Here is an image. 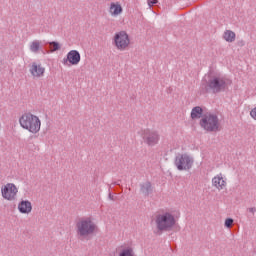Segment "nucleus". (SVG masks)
<instances>
[{"label":"nucleus","mask_w":256,"mask_h":256,"mask_svg":"<svg viewBox=\"0 0 256 256\" xmlns=\"http://www.w3.org/2000/svg\"><path fill=\"white\" fill-rule=\"evenodd\" d=\"M118 256H137L135 248L131 245L124 244L118 248Z\"/></svg>","instance_id":"obj_14"},{"label":"nucleus","mask_w":256,"mask_h":256,"mask_svg":"<svg viewBox=\"0 0 256 256\" xmlns=\"http://www.w3.org/2000/svg\"><path fill=\"white\" fill-rule=\"evenodd\" d=\"M203 117V108L196 106L191 111V119H201Z\"/></svg>","instance_id":"obj_19"},{"label":"nucleus","mask_w":256,"mask_h":256,"mask_svg":"<svg viewBox=\"0 0 256 256\" xmlns=\"http://www.w3.org/2000/svg\"><path fill=\"white\" fill-rule=\"evenodd\" d=\"M29 73L34 79H41L45 77V67L41 63L33 62L29 66Z\"/></svg>","instance_id":"obj_11"},{"label":"nucleus","mask_w":256,"mask_h":256,"mask_svg":"<svg viewBox=\"0 0 256 256\" xmlns=\"http://www.w3.org/2000/svg\"><path fill=\"white\" fill-rule=\"evenodd\" d=\"M62 63L64 65H77L78 63H81V54L77 50H70L66 58H63Z\"/></svg>","instance_id":"obj_10"},{"label":"nucleus","mask_w":256,"mask_h":256,"mask_svg":"<svg viewBox=\"0 0 256 256\" xmlns=\"http://www.w3.org/2000/svg\"><path fill=\"white\" fill-rule=\"evenodd\" d=\"M212 187L218 191H223L227 188V177L223 173H219L212 178Z\"/></svg>","instance_id":"obj_12"},{"label":"nucleus","mask_w":256,"mask_h":256,"mask_svg":"<svg viewBox=\"0 0 256 256\" xmlns=\"http://www.w3.org/2000/svg\"><path fill=\"white\" fill-rule=\"evenodd\" d=\"M99 227L93 217H82L76 223V232L79 239H87L95 235Z\"/></svg>","instance_id":"obj_2"},{"label":"nucleus","mask_w":256,"mask_h":256,"mask_svg":"<svg viewBox=\"0 0 256 256\" xmlns=\"http://www.w3.org/2000/svg\"><path fill=\"white\" fill-rule=\"evenodd\" d=\"M199 124L200 127L208 133H217V131H221L219 116L210 112L202 115Z\"/></svg>","instance_id":"obj_4"},{"label":"nucleus","mask_w":256,"mask_h":256,"mask_svg":"<svg viewBox=\"0 0 256 256\" xmlns=\"http://www.w3.org/2000/svg\"><path fill=\"white\" fill-rule=\"evenodd\" d=\"M237 38V35L235 34V32H233L232 30H226L223 33V39L224 41H226L227 43H233L235 42V39Z\"/></svg>","instance_id":"obj_18"},{"label":"nucleus","mask_w":256,"mask_h":256,"mask_svg":"<svg viewBox=\"0 0 256 256\" xmlns=\"http://www.w3.org/2000/svg\"><path fill=\"white\" fill-rule=\"evenodd\" d=\"M18 211L22 213V215H29L33 211V204L29 200H21L18 203Z\"/></svg>","instance_id":"obj_13"},{"label":"nucleus","mask_w":256,"mask_h":256,"mask_svg":"<svg viewBox=\"0 0 256 256\" xmlns=\"http://www.w3.org/2000/svg\"><path fill=\"white\" fill-rule=\"evenodd\" d=\"M234 220L232 218H227L224 222V227L231 229L233 227Z\"/></svg>","instance_id":"obj_21"},{"label":"nucleus","mask_w":256,"mask_h":256,"mask_svg":"<svg viewBox=\"0 0 256 256\" xmlns=\"http://www.w3.org/2000/svg\"><path fill=\"white\" fill-rule=\"evenodd\" d=\"M19 188L14 183H7L1 187V195L5 201H17Z\"/></svg>","instance_id":"obj_9"},{"label":"nucleus","mask_w":256,"mask_h":256,"mask_svg":"<svg viewBox=\"0 0 256 256\" xmlns=\"http://www.w3.org/2000/svg\"><path fill=\"white\" fill-rule=\"evenodd\" d=\"M109 199L111 200V201H115V197L110 193L109 194Z\"/></svg>","instance_id":"obj_26"},{"label":"nucleus","mask_w":256,"mask_h":256,"mask_svg":"<svg viewBox=\"0 0 256 256\" xmlns=\"http://www.w3.org/2000/svg\"><path fill=\"white\" fill-rule=\"evenodd\" d=\"M140 191L142 195H145L146 197L151 195L153 193V187L151 186V182L146 181L140 184Z\"/></svg>","instance_id":"obj_17"},{"label":"nucleus","mask_w":256,"mask_h":256,"mask_svg":"<svg viewBox=\"0 0 256 256\" xmlns=\"http://www.w3.org/2000/svg\"><path fill=\"white\" fill-rule=\"evenodd\" d=\"M19 123L22 129L29 131L33 135H37L41 131V119L31 112H25L19 118Z\"/></svg>","instance_id":"obj_3"},{"label":"nucleus","mask_w":256,"mask_h":256,"mask_svg":"<svg viewBox=\"0 0 256 256\" xmlns=\"http://www.w3.org/2000/svg\"><path fill=\"white\" fill-rule=\"evenodd\" d=\"M109 13L112 17H118V15L123 13V7L119 3H111Z\"/></svg>","instance_id":"obj_16"},{"label":"nucleus","mask_w":256,"mask_h":256,"mask_svg":"<svg viewBox=\"0 0 256 256\" xmlns=\"http://www.w3.org/2000/svg\"><path fill=\"white\" fill-rule=\"evenodd\" d=\"M51 52L59 51L61 49V45L59 42H49Z\"/></svg>","instance_id":"obj_20"},{"label":"nucleus","mask_w":256,"mask_h":256,"mask_svg":"<svg viewBox=\"0 0 256 256\" xmlns=\"http://www.w3.org/2000/svg\"><path fill=\"white\" fill-rule=\"evenodd\" d=\"M112 43L118 51H127L129 45H131V40L129 39V34H127V32L120 31L114 35Z\"/></svg>","instance_id":"obj_7"},{"label":"nucleus","mask_w":256,"mask_h":256,"mask_svg":"<svg viewBox=\"0 0 256 256\" xmlns=\"http://www.w3.org/2000/svg\"><path fill=\"white\" fill-rule=\"evenodd\" d=\"M238 47H245V41L244 40H239L238 41Z\"/></svg>","instance_id":"obj_25"},{"label":"nucleus","mask_w":256,"mask_h":256,"mask_svg":"<svg viewBox=\"0 0 256 256\" xmlns=\"http://www.w3.org/2000/svg\"><path fill=\"white\" fill-rule=\"evenodd\" d=\"M141 137L143 142L148 145V147H155L161 139L159 132L151 129L142 130Z\"/></svg>","instance_id":"obj_8"},{"label":"nucleus","mask_w":256,"mask_h":256,"mask_svg":"<svg viewBox=\"0 0 256 256\" xmlns=\"http://www.w3.org/2000/svg\"><path fill=\"white\" fill-rule=\"evenodd\" d=\"M149 7H153V5H157L159 3L158 0H148L147 1Z\"/></svg>","instance_id":"obj_22"},{"label":"nucleus","mask_w":256,"mask_h":256,"mask_svg":"<svg viewBox=\"0 0 256 256\" xmlns=\"http://www.w3.org/2000/svg\"><path fill=\"white\" fill-rule=\"evenodd\" d=\"M231 79L221 75H213L210 76L207 81V87L212 93H221V91H225L229 85H231Z\"/></svg>","instance_id":"obj_5"},{"label":"nucleus","mask_w":256,"mask_h":256,"mask_svg":"<svg viewBox=\"0 0 256 256\" xmlns=\"http://www.w3.org/2000/svg\"><path fill=\"white\" fill-rule=\"evenodd\" d=\"M250 116L252 117V119H254L256 121V108H253L250 111Z\"/></svg>","instance_id":"obj_23"},{"label":"nucleus","mask_w":256,"mask_h":256,"mask_svg":"<svg viewBox=\"0 0 256 256\" xmlns=\"http://www.w3.org/2000/svg\"><path fill=\"white\" fill-rule=\"evenodd\" d=\"M194 163L195 158L188 153H178L174 159V165L178 171H190Z\"/></svg>","instance_id":"obj_6"},{"label":"nucleus","mask_w":256,"mask_h":256,"mask_svg":"<svg viewBox=\"0 0 256 256\" xmlns=\"http://www.w3.org/2000/svg\"><path fill=\"white\" fill-rule=\"evenodd\" d=\"M248 211H249V213H252V215H255L256 208L255 207L248 208Z\"/></svg>","instance_id":"obj_24"},{"label":"nucleus","mask_w":256,"mask_h":256,"mask_svg":"<svg viewBox=\"0 0 256 256\" xmlns=\"http://www.w3.org/2000/svg\"><path fill=\"white\" fill-rule=\"evenodd\" d=\"M29 51L37 55L43 51V41L41 40H33L29 43Z\"/></svg>","instance_id":"obj_15"},{"label":"nucleus","mask_w":256,"mask_h":256,"mask_svg":"<svg viewBox=\"0 0 256 256\" xmlns=\"http://www.w3.org/2000/svg\"><path fill=\"white\" fill-rule=\"evenodd\" d=\"M152 223H154L157 233H167V231H173L177 225V216L171 209H161L155 213Z\"/></svg>","instance_id":"obj_1"}]
</instances>
